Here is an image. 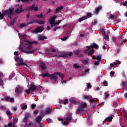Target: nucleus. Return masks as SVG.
<instances>
[{"label":"nucleus","instance_id":"nucleus-1","mask_svg":"<svg viewBox=\"0 0 127 127\" xmlns=\"http://www.w3.org/2000/svg\"><path fill=\"white\" fill-rule=\"evenodd\" d=\"M37 44V41H29L28 40L25 39L23 42L21 43L19 46V50L21 52L24 53H28V54H32L33 52L36 51V49H32V44Z\"/></svg>","mask_w":127,"mask_h":127},{"label":"nucleus","instance_id":"nucleus-2","mask_svg":"<svg viewBox=\"0 0 127 127\" xmlns=\"http://www.w3.org/2000/svg\"><path fill=\"white\" fill-rule=\"evenodd\" d=\"M13 10H14V8H10L8 10H6L4 11V15H7V17L9 18V19H11V15L14 13L13 12Z\"/></svg>","mask_w":127,"mask_h":127},{"label":"nucleus","instance_id":"nucleus-3","mask_svg":"<svg viewBox=\"0 0 127 127\" xmlns=\"http://www.w3.org/2000/svg\"><path fill=\"white\" fill-rule=\"evenodd\" d=\"M72 119L73 117L72 116V113H68L67 114V117L64 118V120H65V121L64 122V125H69L70 122H72Z\"/></svg>","mask_w":127,"mask_h":127},{"label":"nucleus","instance_id":"nucleus-4","mask_svg":"<svg viewBox=\"0 0 127 127\" xmlns=\"http://www.w3.org/2000/svg\"><path fill=\"white\" fill-rule=\"evenodd\" d=\"M40 76L43 77V78H45V77H49L51 80H54L55 82L57 81V77L54 75V74H50L48 73H47L44 74H41Z\"/></svg>","mask_w":127,"mask_h":127},{"label":"nucleus","instance_id":"nucleus-5","mask_svg":"<svg viewBox=\"0 0 127 127\" xmlns=\"http://www.w3.org/2000/svg\"><path fill=\"white\" fill-rule=\"evenodd\" d=\"M42 115H38L35 118L36 122L37 123V124H39L40 126L43 125V123L41 122V121H42V118L45 116V115L43 113L42 114Z\"/></svg>","mask_w":127,"mask_h":127},{"label":"nucleus","instance_id":"nucleus-6","mask_svg":"<svg viewBox=\"0 0 127 127\" xmlns=\"http://www.w3.org/2000/svg\"><path fill=\"white\" fill-rule=\"evenodd\" d=\"M43 30H44V28H43V27L38 26L35 28V30L32 31V33H34V34H37V33L42 32Z\"/></svg>","mask_w":127,"mask_h":127},{"label":"nucleus","instance_id":"nucleus-7","mask_svg":"<svg viewBox=\"0 0 127 127\" xmlns=\"http://www.w3.org/2000/svg\"><path fill=\"white\" fill-rule=\"evenodd\" d=\"M92 13L88 12L87 13L86 16L79 18L78 20V21H79V22H82V21H83V20H86V19H88V18H90V17H92Z\"/></svg>","mask_w":127,"mask_h":127},{"label":"nucleus","instance_id":"nucleus-8","mask_svg":"<svg viewBox=\"0 0 127 127\" xmlns=\"http://www.w3.org/2000/svg\"><path fill=\"white\" fill-rule=\"evenodd\" d=\"M35 6V4H33L32 6H29L27 7V10L29 11H32L34 10V11H37L38 10V7L37 6Z\"/></svg>","mask_w":127,"mask_h":127},{"label":"nucleus","instance_id":"nucleus-9","mask_svg":"<svg viewBox=\"0 0 127 127\" xmlns=\"http://www.w3.org/2000/svg\"><path fill=\"white\" fill-rule=\"evenodd\" d=\"M56 17H57L56 16H53L49 19V22L51 24V27H53V26H54V24H55V19Z\"/></svg>","mask_w":127,"mask_h":127},{"label":"nucleus","instance_id":"nucleus-10","mask_svg":"<svg viewBox=\"0 0 127 127\" xmlns=\"http://www.w3.org/2000/svg\"><path fill=\"white\" fill-rule=\"evenodd\" d=\"M73 55V53L72 52H63L61 54V57H68V56H72Z\"/></svg>","mask_w":127,"mask_h":127},{"label":"nucleus","instance_id":"nucleus-11","mask_svg":"<svg viewBox=\"0 0 127 127\" xmlns=\"http://www.w3.org/2000/svg\"><path fill=\"white\" fill-rule=\"evenodd\" d=\"M83 111H84V107H83V105H80L77 107L75 112L76 114H78V115H80Z\"/></svg>","mask_w":127,"mask_h":127},{"label":"nucleus","instance_id":"nucleus-12","mask_svg":"<svg viewBox=\"0 0 127 127\" xmlns=\"http://www.w3.org/2000/svg\"><path fill=\"white\" fill-rule=\"evenodd\" d=\"M87 50H90V49H94V48L95 49H99V45H98L97 44H93L91 46H87Z\"/></svg>","mask_w":127,"mask_h":127},{"label":"nucleus","instance_id":"nucleus-13","mask_svg":"<svg viewBox=\"0 0 127 127\" xmlns=\"http://www.w3.org/2000/svg\"><path fill=\"white\" fill-rule=\"evenodd\" d=\"M38 87L36 86L34 84H31L29 86V90L31 91V92H35L36 90H37Z\"/></svg>","mask_w":127,"mask_h":127},{"label":"nucleus","instance_id":"nucleus-14","mask_svg":"<svg viewBox=\"0 0 127 127\" xmlns=\"http://www.w3.org/2000/svg\"><path fill=\"white\" fill-rule=\"evenodd\" d=\"M23 91V89H22V88H21V87H16L15 89V93L18 94H21Z\"/></svg>","mask_w":127,"mask_h":127},{"label":"nucleus","instance_id":"nucleus-15","mask_svg":"<svg viewBox=\"0 0 127 127\" xmlns=\"http://www.w3.org/2000/svg\"><path fill=\"white\" fill-rule=\"evenodd\" d=\"M18 66H26L27 67V64L23 62V59H20L19 62L17 63Z\"/></svg>","mask_w":127,"mask_h":127},{"label":"nucleus","instance_id":"nucleus-16","mask_svg":"<svg viewBox=\"0 0 127 127\" xmlns=\"http://www.w3.org/2000/svg\"><path fill=\"white\" fill-rule=\"evenodd\" d=\"M84 99H86V100H90V103H94L95 99H92V96H88L87 95L84 96Z\"/></svg>","mask_w":127,"mask_h":127},{"label":"nucleus","instance_id":"nucleus-17","mask_svg":"<svg viewBox=\"0 0 127 127\" xmlns=\"http://www.w3.org/2000/svg\"><path fill=\"white\" fill-rule=\"evenodd\" d=\"M102 8H103L102 6H98L97 7L95 8L94 13L95 14H98L99 12H100V10H102Z\"/></svg>","mask_w":127,"mask_h":127},{"label":"nucleus","instance_id":"nucleus-18","mask_svg":"<svg viewBox=\"0 0 127 127\" xmlns=\"http://www.w3.org/2000/svg\"><path fill=\"white\" fill-rule=\"evenodd\" d=\"M54 75H58L59 77L63 80L64 78H65V75L64 74H61L60 72H54Z\"/></svg>","mask_w":127,"mask_h":127},{"label":"nucleus","instance_id":"nucleus-19","mask_svg":"<svg viewBox=\"0 0 127 127\" xmlns=\"http://www.w3.org/2000/svg\"><path fill=\"white\" fill-rule=\"evenodd\" d=\"M40 67L41 70H46V65H45L44 63L42 62L40 63Z\"/></svg>","mask_w":127,"mask_h":127},{"label":"nucleus","instance_id":"nucleus-20","mask_svg":"<svg viewBox=\"0 0 127 127\" xmlns=\"http://www.w3.org/2000/svg\"><path fill=\"white\" fill-rule=\"evenodd\" d=\"M24 10L22 9V6H21L19 8H17L15 10L16 13H21V12H23Z\"/></svg>","mask_w":127,"mask_h":127},{"label":"nucleus","instance_id":"nucleus-21","mask_svg":"<svg viewBox=\"0 0 127 127\" xmlns=\"http://www.w3.org/2000/svg\"><path fill=\"white\" fill-rule=\"evenodd\" d=\"M38 39L39 40H41L42 41H43L44 39H47V37L43 35H40L38 36Z\"/></svg>","mask_w":127,"mask_h":127},{"label":"nucleus","instance_id":"nucleus-22","mask_svg":"<svg viewBox=\"0 0 127 127\" xmlns=\"http://www.w3.org/2000/svg\"><path fill=\"white\" fill-rule=\"evenodd\" d=\"M68 99H63L60 101V104H64V105H67L68 104Z\"/></svg>","mask_w":127,"mask_h":127},{"label":"nucleus","instance_id":"nucleus-23","mask_svg":"<svg viewBox=\"0 0 127 127\" xmlns=\"http://www.w3.org/2000/svg\"><path fill=\"white\" fill-rule=\"evenodd\" d=\"M89 50L90 51L88 52V55L92 56V55H93V54H94L95 52V50L93 49H90Z\"/></svg>","mask_w":127,"mask_h":127},{"label":"nucleus","instance_id":"nucleus-24","mask_svg":"<svg viewBox=\"0 0 127 127\" xmlns=\"http://www.w3.org/2000/svg\"><path fill=\"white\" fill-rule=\"evenodd\" d=\"M36 23H37L38 24H40L41 25H42L45 23L44 21H40V20H35Z\"/></svg>","mask_w":127,"mask_h":127},{"label":"nucleus","instance_id":"nucleus-25","mask_svg":"<svg viewBox=\"0 0 127 127\" xmlns=\"http://www.w3.org/2000/svg\"><path fill=\"white\" fill-rule=\"evenodd\" d=\"M106 122H111L113 120V115H111L110 117H108L105 119Z\"/></svg>","mask_w":127,"mask_h":127},{"label":"nucleus","instance_id":"nucleus-26","mask_svg":"<svg viewBox=\"0 0 127 127\" xmlns=\"http://www.w3.org/2000/svg\"><path fill=\"white\" fill-rule=\"evenodd\" d=\"M63 9V7L62 6L58 7L55 9V13H57L58 12H59V11H60V10H61V9Z\"/></svg>","mask_w":127,"mask_h":127},{"label":"nucleus","instance_id":"nucleus-27","mask_svg":"<svg viewBox=\"0 0 127 127\" xmlns=\"http://www.w3.org/2000/svg\"><path fill=\"white\" fill-rule=\"evenodd\" d=\"M51 112H52V111L51 110V109L50 108H47L46 110H45V114L46 115H48L49 114H51Z\"/></svg>","mask_w":127,"mask_h":127},{"label":"nucleus","instance_id":"nucleus-28","mask_svg":"<svg viewBox=\"0 0 127 127\" xmlns=\"http://www.w3.org/2000/svg\"><path fill=\"white\" fill-rule=\"evenodd\" d=\"M5 16V15H4V12H3V13H1V12H0V19L1 20L3 19V18Z\"/></svg>","mask_w":127,"mask_h":127},{"label":"nucleus","instance_id":"nucleus-29","mask_svg":"<svg viewBox=\"0 0 127 127\" xmlns=\"http://www.w3.org/2000/svg\"><path fill=\"white\" fill-rule=\"evenodd\" d=\"M104 39L107 40V41H109L110 40V38L109 37V35H107L105 33H104Z\"/></svg>","mask_w":127,"mask_h":127},{"label":"nucleus","instance_id":"nucleus-30","mask_svg":"<svg viewBox=\"0 0 127 127\" xmlns=\"http://www.w3.org/2000/svg\"><path fill=\"white\" fill-rule=\"evenodd\" d=\"M68 38H69V36H67L64 37V38H61V40H63V41H66V40L67 39H68Z\"/></svg>","mask_w":127,"mask_h":127},{"label":"nucleus","instance_id":"nucleus-31","mask_svg":"<svg viewBox=\"0 0 127 127\" xmlns=\"http://www.w3.org/2000/svg\"><path fill=\"white\" fill-rule=\"evenodd\" d=\"M35 16L38 17V18H42L43 17V14L41 13L39 15H36Z\"/></svg>","mask_w":127,"mask_h":127},{"label":"nucleus","instance_id":"nucleus-32","mask_svg":"<svg viewBox=\"0 0 127 127\" xmlns=\"http://www.w3.org/2000/svg\"><path fill=\"white\" fill-rule=\"evenodd\" d=\"M71 104H73L74 105H78V102H77L76 100H71L70 101Z\"/></svg>","mask_w":127,"mask_h":127},{"label":"nucleus","instance_id":"nucleus-33","mask_svg":"<svg viewBox=\"0 0 127 127\" xmlns=\"http://www.w3.org/2000/svg\"><path fill=\"white\" fill-rule=\"evenodd\" d=\"M14 59H15L16 62H18V61H19V60H20V58H19V57L18 56H16L14 57Z\"/></svg>","mask_w":127,"mask_h":127},{"label":"nucleus","instance_id":"nucleus-34","mask_svg":"<svg viewBox=\"0 0 127 127\" xmlns=\"http://www.w3.org/2000/svg\"><path fill=\"white\" fill-rule=\"evenodd\" d=\"M73 67L75 69H79V68H80V66L78 65V64H75L73 65Z\"/></svg>","mask_w":127,"mask_h":127},{"label":"nucleus","instance_id":"nucleus-35","mask_svg":"<svg viewBox=\"0 0 127 127\" xmlns=\"http://www.w3.org/2000/svg\"><path fill=\"white\" fill-rule=\"evenodd\" d=\"M97 23H98V21H97V20H94L92 21L91 25H96V24H97Z\"/></svg>","mask_w":127,"mask_h":127},{"label":"nucleus","instance_id":"nucleus-36","mask_svg":"<svg viewBox=\"0 0 127 127\" xmlns=\"http://www.w3.org/2000/svg\"><path fill=\"white\" fill-rule=\"evenodd\" d=\"M16 19H17V18H14L13 19V20L11 22V23L12 25H13L14 24V23H15V22H16Z\"/></svg>","mask_w":127,"mask_h":127},{"label":"nucleus","instance_id":"nucleus-37","mask_svg":"<svg viewBox=\"0 0 127 127\" xmlns=\"http://www.w3.org/2000/svg\"><path fill=\"white\" fill-rule=\"evenodd\" d=\"M99 64H100V61H96L94 63V65L95 66H99Z\"/></svg>","mask_w":127,"mask_h":127},{"label":"nucleus","instance_id":"nucleus-38","mask_svg":"<svg viewBox=\"0 0 127 127\" xmlns=\"http://www.w3.org/2000/svg\"><path fill=\"white\" fill-rule=\"evenodd\" d=\"M25 26H26V24L23 23L20 25V28H23V27H25Z\"/></svg>","mask_w":127,"mask_h":127},{"label":"nucleus","instance_id":"nucleus-39","mask_svg":"<svg viewBox=\"0 0 127 127\" xmlns=\"http://www.w3.org/2000/svg\"><path fill=\"white\" fill-rule=\"evenodd\" d=\"M10 99V97L9 96H5V101L6 102H8Z\"/></svg>","mask_w":127,"mask_h":127},{"label":"nucleus","instance_id":"nucleus-40","mask_svg":"<svg viewBox=\"0 0 127 127\" xmlns=\"http://www.w3.org/2000/svg\"><path fill=\"white\" fill-rule=\"evenodd\" d=\"M97 60H99V61H101V59H102V57L101 55H98L96 57Z\"/></svg>","mask_w":127,"mask_h":127},{"label":"nucleus","instance_id":"nucleus-41","mask_svg":"<svg viewBox=\"0 0 127 127\" xmlns=\"http://www.w3.org/2000/svg\"><path fill=\"white\" fill-rule=\"evenodd\" d=\"M6 114L7 116H8V117H10L11 116V112H10V111H9V110H8L6 111Z\"/></svg>","mask_w":127,"mask_h":127},{"label":"nucleus","instance_id":"nucleus-42","mask_svg":"<svg viewBox=\"0 0 127 127\" xmlns=\"http://www.w3.org/2000/svg\"><path fill=\"white\" fill-rule=\"evenodd\" d=\"M87 87L88 89H91L92 88V85H91L90 83H88L87 84Z\"/></svg>","mask_w":127,"mask_h":127},{"label":"nucleus","instance_id":"nucleus-43","mask_svg":"<svg viewBox=\"0 0 127 127\" xmlns=\"http://www.w3.org/2000/svg\"><path fill=\"white\" fill-rule=\"evenodd\" d=\"M119 64H121V62L120 61H118L117 63L115 62L114 63V64L115 65V66H117V65H119Z\"/></svg>","mask_w":127,"mask_h":127},{"label":"nucleus","instance_id":"nucleus-44","mask_svg":"<svg viewBox=\"0 0 127 127\" xmlns=\"http://www.w3.org/2000/svg\"><path fill=\"white\" fill-rule=\"evenodd\" d=\"M61 22V20H59L57 22H55L54 26L55 25H57V24H59Z\"/></svg>","mask_w":127,"mask_h":127},{"label":"nucleus","instance_id":"nucleus-45","mask_svg":"<svg viewBox=\"0 0 127 127\" xmlns=\"http://www.w3.org/2000/svg\"><path fill=\"white\" fill-rule=\"evenodd\" d=\"M36 107V104H32L31 105L32 110H34Z\"/></svg>","mask_w":127,"mask_h":127},{"label":"nucleus","instance_id":"nucleus-46","mask_svg":"<svg viewBox=\"0 0 127 127\" xmlns=\"http://www.w3.org/2000/svg\"><path fill=\"white\" fill-rule=\"evenodd\" d=\"M18 122V118H15L14 119V120H13V124H15V123H17Z\"/></svg>","mask_w":127,"mask_h":127},{"label":"nucleus","instance_id":"nucleus-47","mask_svg":"<svg viewBox=\"0 0 127 127\" xmlns=\"http://www.w3.org/2000/svg\"><path fill=\"white\" fill-rule=\"evenodd\" d=\"M1 110L2 111H6V107L5 106H2L1 107Z\"/></svg>","mask_w":127,"mask_h":127},{"label":"nucleus","instance_id":"nucleus-48","mask_svg":"<svg viewBox=\"0 0 127 127\" xmlns=\"http://www.w3.org/2000/svg\"><path fill=\"white\" fill-rule=\"evenodd\" d=\"M103 84L105 87H107V86H108V82L106 80L103 82Z\"/></svg>","mask_w":127,"mask_h":127},{"label":"nucleus","instance_id":"nucleus-49","mask_svg":"<svg viewBox=\"0 0 127 127\" xmlns=\"http://www.w3.org/2000/svg\"><path fill=\"white\" fill-rule=\"evenodd\" d=\"M46 121H47V123H48V124H50V123H51V122H52V120L50 118L46 119Z\"/></svg>","mask_w":127,"mask_h":127},{"label":"nucleus","instance_id":"nucleus-50","mask_svg":"<svg viewBox=\"0 0 127 127\" xmlns=\"http://www.w3.org/2000/svg\"><path fill=\"white\" fill-rule=\"evenodd\" d=\"M80 51H75L74 52V54L75 55H79L80 54Z\"/></svg>","mask_w":127,"mask_h":127},{"label":"nucleus","instance_id":"nucleus-51","mask_svg":"<svg viewBox=\"0 0 127 127\" xmlns=\"http://www.w3.org/2000/svg\"><path fill=\"white\" fill-rule=\"evenodd\" d=\"M9 101L11 103H14V98H13V97H11V98H10V100Z\"/></svg>","mask_w":127,"mask_h":127},{"label":"nucleus","instance_id":"nucleus-52","mask_svg":"<svg viewBox=\"0 0 127 127\" xmlns=\"http://www.w3.org/2000/svg\"><path fill=\"white\" fill-rule=\"evenodd\" d=\"M0 86H2V85H3V80H2L0 78Z\"/></svg>","mask_w":127,"mask_h":127},{"label":"nucleus","instance_id":"nucleus-53","mask_svg":"<svg viewBox=\"0 0 127 127\" xmlns=\"http://www.w3.org/2000/svg\"><path fill=\"white\" fill-rule=\"evenodd\" d=\"M109 18L110 19H114V18H115V16L113 15H112V14H111L110 15V16H109Z\"/></svg>","mask_w":127,"mask_h":127},{"label":"nucleus","instance_id":"nucleus-54","mask_svg":"<svg viewBox=\"0 0 127 127\" xmlns=\"http://www.w3.org/2000/svg\"><path fill=\"white\" fill-rule=\"evenodd\" d=\"M22 2H27V3H29V0H22Z\"/></svg>","mask_w":127,"mask_h":127},{"label":"nucleus","instance_id":"nucleus-55","mask_svg":"<svg viewBox=\"0 0 127 127\" xmlns=\"http://www.w3.org/2000/svg\"><path fill=\"white\" fill-rule=\"evenodd\" d=\"M29 117H30V114H29V113L26 114V115H25V117L26 118L28 119V118H29Z\"/></svg>","mask_w":127,"mask_h":127},{"label":"nucleus","instance_id":"nucleus-56","mask_svg":"<svg viewBox=\"0 0 127 127\" xmlns=\"http://www.w3.org/2000/svg\"><path fill=\"white\" fill-rule=\"evenodd\" d=\"M25 92H26V93H27V94H30V89H29V88L28 90H25Z\"/></svg>","mask_w":127,"mask_h":127},{"label":"nucleus","instance_id":"nucleus-57","mask_svg":"<svg viewBox=\"0 0 127 127\" xmlns=\"http://www.w3.org/2000/svg\"><path fill=\"white\" fill-rule=\"evenodd\" d=\"M25 126L26 127H29L31 126V123H29V124L27 123L25 124Z\"/></svg>","mask_w":127,"mask_h":127},{"label":"nucleus","instance_id":"nucleus-58","mask_svg":"<svg viewBox=\"0 0 127 127\" xmlns=\"http://www.w3.org/2000/svg\"><path fill=\"white\" fill-rule=\"evenodd\" d=\"M34 22H35V20H34L32 22L29 21L28 22V24H33V23H34Z\"/></svg>","mask_w":127,"mask_h":127},{"label":"nucleus","instance_id":"nucleus-59","mask_svg":"<svg viewBox=\"0 0 127 127\" xmlns=\"http://www.w3.org/2000/svg\"><path fill=\"white\" fill-rule=\"evenodd\" d=\"M27 109V105H26L22 107L23 110H26Z\"/></svg>","mask_w":127,"mask_h":127},{"label":"nucleus","instance_id":"nucleus-60","mask_svg":"<svg viewBox=\"0 0 127 127\" xmlns=\"http://www.w3.org/2000/svg\"><path fill=\"white\" fill-rule=\"evenodd\" d=\"M127 41V39H125L123 40V42L121 43V45H123L124 43H126V42Z\"/></svg>","mask_w":127,"mask_h":127},{"label":"nucleus","instance_id":"nucleus-61","mask_svg":"<svg viewBox=\"0 0 127 127\" xmlns=\"http://www.w3.org/2000/svg\"><path fill=\"white\" fill-rule=\"evenodd\" d=\"M8 126L9 127H12V122H9L8 124Z\"/></svg>","mask_w":127,"mask_h":127},{"label":"nucleus","instance_id":"nucleus-62","mask_svg":"<svg viewBox=\"0 0 127 127\" xmlns=\"http://www.w3.org/2000/svg\"><path fill=\"white\" fill-rule=\"evenodd\" d=\"M105 99H107V98L108 97H109V93H105Z\"/></svg>","mask_w":127,"mask_h":127},{"label":"nucleus","instance_id":"nucleus-63","mask_svg":"<svg viewBox=\"0 0 127 127\" xmlns=\"http://www.w3.org/2000/svg\"><path fill=\"white\" fill-rule=\"evenodd\" d=\"M27 121H28L27 118L25 117L23 119V122H24V123H26V122H27Z\"/></svg>","mask_w":127,"mask_h":127},{"label":"nucleus","instance_id":"nucleus-64","mask_svg":"<svg viewBox=\"0 0 127 127\" xmlns=\"http://www.w3.org/2000/svg\"><path fill=\"white\" fill-rule=\"evenodd\" d=\"M127 4V1H126L124 3H123V6H126Z\"/></svg>","mask_w":127,"mask_h":127}]
</instances>
